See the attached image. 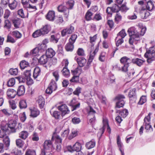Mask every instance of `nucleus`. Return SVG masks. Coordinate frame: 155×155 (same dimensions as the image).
Wrapping results in <instances>:
<instances>
[{"instance_id":"28","label":"nucleus","mask_w":155,"mask_h":155,"mask_svg":"<svg viewBox=\"0 0 155 155\" xmlns=\"http://www.w3.org/2000/svg\"><path fill=\"white\" fill-rule=\"evenodd\" d=\"M48 57L46 55H43L38 59V62L41 64H45L48 61Z\"/></svg>"},{"instance_id":"30","label":"nucleus","mask_w":155,"mask_h":155,"mask_svg":"<svg viewBox=\"0 0 155 155\" xmlns=\"http://www.w3.org/2000/svg\"><path fill=\"white\" fill-rule=\"evenodd\" d=\"M55 54V51L52 48H48L46 52V55L49 58H52Z\"/></svg>"},{"instance_id":"6","label":"nucleus","mask_w":155,"mask_h":155,"mask_svg":"<svg viewBox=\"0 0 155 155\" xmlns=\"http://www.w3.org/2000/svg\"><path fill=\"white\" fill-rule=\"evenodd\" d=\"M57 108L61 112L62 117H64L66 114H69L70 112L68 106L64 104H62L58 106Z\"/></svg>"},{"instance_id":"38","label":"nucleus","mask_w":155,"mask_h":155,"mask_svg":"<svg viewBox=\"0 0 155 155\" xmlns=\"http://www.w3.org/2000/svg\"><path fill=\"white\" fill-rule=\"evenodd\" d=\"M95 145V142L93 140L90 141L85 144V147L88 149H91L94 147Z\"/></svg>"},{"instance_id":"17","label":"nucleus","mask_w":155,"mask_h":155,"mask_svg":"<svg viewBox=\"0 0 155 155\" xmlns=\"http://www.w3.org/2000/svg\"><path fill=\"white\" fill-rule=\"evenodd\" d=\"M7 94L9 98H13L17 95L16 91L13 89L9 88L7 91Z\"/></svg>"},{"instance_id":"25","label":"nucleus","mask_w":155,"mask_h":155,"mask_svg":"<svg viewBox=\"0 0 155 155\" xmlns=\"http://www.w3.org/2000/svg\"><path fill=\"white\" fill-rule=\"evenodd\" d=\"M31 111L30 116L33 117H37L40 114V111L35 107L29 109Z\"/></svg>"},{"instance_id":"53","label":"nucleus","mask_w":155,"mask_h":155,"mask_svg":"<svg viewBox=\"0 0 155 155\" xmlns=\"http://www.w3.org/2000/svg\"><path fill=\"white\" fill-rule=\"evenodd\" d=\"M140 40V39L139 38H137L134 36H130L129 40V43L130 45H133L134 41H138Z\"/></svg>"},{"instance_id":"29","label":"nucleus","mask_w":155,"mask_h":155,"mask_svg":"<svg viewBox=\"0 0 155 155\" xmlns=\"http://www.w3.org/2000/svg\"><path fill=\"white\" fill-rule=\"evenodd\" d=\"M41 70L38 67H36L34 70L33 77L34 78L36 79L38 76L40 75Z\"/></svg>"},{"instance_id":"36","label":"nucleus","mask_w":155,"mask_h":155,"mask_svg":"<svg viewBox=\"0 0 155 155\" xmlns=\"http://www.w3.org/2000/svg\"><path fill=\"white\" fill-rule=\"evenodd\" d=\"M28 136V133L27 131L24 130L21 131L19 135V137L23 140H25Z\"/></svg>"},{"instance_id":"51","label":"nucleus","mask_w":155,"mask_h":155,"mask_svg":"<svg viewBox=\"0 0 155 155\" xmlns=\"http://www.w3.org/2000/svg\"><path fill=\"white\" fill-rule=\"evenodd\" d=\"M77 38V35L76 34H72L68 39V42L74 44L76 41Z\"/></svg>"},{"instance_id":"39","label":"nucleus","mask_w":155,"mask_h":155,"mask_svg":"<svg viewBox=\"0 0 155 155\" xmlns=\"http://www.w3.org/2000/svg\"><path fill=\"white\" fill-rule=\"evenodd\" d=\"M73 148L75 151L77 152L80 151L82 148V145L79 142L77 141L73 145Z\"/></svg>"},{"instance_id":"62","label":"nucleus","mask_w":155,"mask_h":155,"mask_svg":"<svg viewBox=\"0 0 155 155\" xmlns=\"http://www.w3.org/2000/svg\"><path fill=\"white\" fill-rule=\"evenodd\" d=\"M69 132V130L68 129L65 130L61 134V137L63 139H66L68 137Z\"/></svg>"},{"instance_id":"27","label":"nucleus","mask_w":155,"mask_h":155,"mask_svg":"<svg viewBox=\"0 0 155 155\" xmlns=\"http://www.w3.org/2000/svg\"><path fill=\"white\" fill-rule=\"evenodd\" d=\"M52 141V140H45L44 143V148L43 149L47 150V149L48 148H51L53 146Z\"/></svg>"},{"instance_id":"47","label":"nucleus","mask_w":155,"mask_h":155,"mask_svg":"<svg viewBox=\"0 0 155 155\" xmlns=\"http://www.w3.org/2000/svg\"><path fill=\"white\" fill-rule=\"evenodd\" d=\"M29 65V63L25 60H22L20 63V67L21 69H24Z\"/></svg>"},{"instance_id":"55","label":"nucleus","mask_w":155,"mask_h":155,"mask_svg":"<svg viewBox=\"0 0 155 155\" xmlns=\"http://www.w3.org/2000/svg\"><path fill=\"white\" fill-rule=\"evenodd\" d=\"M120 11L122 12H126L129 9V8L126 5V3H124L119 7Z\"/></svg>"},{"instance_id":"18","label":"nucleus","mask_w":155,"mask_h":155,"mask_svg":"<svg viewBox=\"0 0 155 155\" xmlns=\"http://www.w3.org/2000/svg\"><path fill=\"white\" fill-rule=\"evenodd\" d=\"M51 27L48 25H46L41 28L40 29L42 35L47 34L51 30Z\"/></svg>"},{"instance_id":"35","label":"nucleus","mask_w":155,"mask_h":155,"mask_svg":"<svg viewBox=\"0 0 155 155\" xmlns=\"http://www.w3.org/2000/svg\"><path fill=\"white\" fill-rule=\"evenodd\" d=\"M51 114L53 117L56 119H60L62 117L61 113L58 111H54L52 114Z\"/></svg>"},{"instance_id":"59","label":"nucleus","mask_w":155,"mask_h":155,"mask_svg":"<svg viewBox=\"0 0 155 155\" xmlns=\"http://www.w3.org/2000/svg\"><path fill=\"white\" fill-rule=\"evenodd\" d=\"M126 35V34L124 30L123 29L117 34V37L123 39Z\"/></svg>"},{"instance_id":"12","label":"nucleus","mask_w":155,"mask_h":155,"mask_svg":"<svg viewBox=\"0 0 155 155\" xmlns=\"http://www.w3.org/2000/svg\"><path fill=\"white\" fill-rule=\"evenodd\" d=\"M133 59L128 58L127 56H124L122 57L120 60V62L121 64L129 65L131 63H133Z\"/></svg>"},{"instance_id":"50","label":"nucleus","mask_w":155,"mask_h":155,"mask_svg":"<svg viewBox=\"0 0 155 155\" xmlns=\"http://www.w3.org/2000/svg\"><path fill=\"white\" fill-rule=\"evenodd\" d=\"M63 21L62 15H59L56 17L55 22L56 24L60 25L63 22Z\"/></svg>"},{"instance_id":"43","label":"nucleus","mask_w":155,"mask_h":155,"mask_svg":"<svg viewBox=\"0 0 155 155\" xmlns=\"http://www.w3.org/2000/svg\"><path fill=\"white\" fill-rule=\"evenodd\" d=\"M11 21L8 19H5L4 21V28L7 29H9L11 27Z\"/></svg>"},{"instance_id":"1","label":"nucleus","mask_w":155,"mask_h":155,"mask_svg":"<svg viewBox=\"0 0 155 155\" xmlns=\"http://www.w3.org/2000/svg\"><path fill=\"white\" fill-rule=\"evenodd\" d=\"M153 51L152 47L150 48L148 50H147L144 56L145 58H147V61L149 64H150L155 61V57L153 51Z\"/></svg>"},{"instance_id":"63","label":"nucleus","mask_w":155,"mask_h":155,"mask_svg":"<svg viewBox=\"0 0 155 155\" xmlns=\"http://www.w3.org/2000/svg\"><path fill=\"white\" fill-rule=\"evenodd\" d=\"M42 35L40 29L35 31L32 34V36L34 38H37Z\"/></svg>"},{"instance_id":"15","label":"nucleus","mask_w":155,"mask_h":155,"mask_svg":"<svg viewBox=\"0 0 155 155\" xmlns=\"http://www.w3.org/2000/svg\"><path fill=\"white\" fill-rule=\"evenodd\" d=\"M18 5V2L16 0H9L8 6L12 10L16 9Z\"/></svg>"},{"instance_id":"48","label":"nucleus","mask_w":155,"mask_h":155,"mask_svg":"<svg viewBox=\"0 0 155 155\" xmlns=\"http://www.w3.org/2000/svg\"><path fill=\"white\" fill-rule=\"evenodd\" d=\"M122 16L120 13H117L114 17V21L116 24H118L122 20Z\"/></svg>"},{"instance_id":"45","label":"nucleus","mask_w":155,"mask_h":155,"mask_svg":"<svg viewBox=\"0 0 155 155\" xmlns=\"http://www.w3.org/2000/svg\"><path fill=\"white\" fill-rule=\"evenodd\" d=\"M25 144L24 142L20 139L16 140V144L17 147L19 148H22Z\"/></svg>"},{"instance_id":"37","label":"nucleus","mask_w":155,"mask_h":155,"mask_svg":"<svg viewBox=\"0 0 155 155\" xmlns=\"http://www.w3.org/2000/svg\"><path fill=\"white\" fill-rule=\"evenodd\" d=\"M81 71L80 68L78 67L74 70H71V72L73 76H78L79 77Z\"/></svg>"},{"instance_id":"2","label":"nucleus","mask_w":155,"mask_h":155,"mask_svg":"<svg viewBox=\"0 0 155 155\" xmlns=\"http://www.w3.org/2000/svg\"><path fill=\"white\" fill-rule=\"evenodd\" d=\"M0 138H3V140L5 146L8 147L10 145V140L6 134V131L4 130H0Z\"/></svg>"},{"instance_id":"4","label":"nucleus","mask_w":155,"mask_h":155,"mask_svg":"<svg viewBox=\"0 0 155 155\" xmlns=\"http://www.w3.org/2000/svg\"><path fill=\"white\" fill-rule=\"evenodd\" d=\"M74 31V28L71 25L64 29L61 31L62 37L65 36L66 35H70L73 33Z\"/></svg>"},{"instance_id":"33","label":"nucleus","mask_w":155,"mask_h":155,"mask_svg":"<svg viewBox=\"0 0 155 155\" xmlns=\"http://www.w3.org/2000/svg\"><path fill=\"white\" fill-rule=\"evenodd\" d=\"M79 133V130H72L71 133L68 136V139L71 140L73 138L77 136Z\"/></svg>"},{"instance_id":"14","label":"nucleus","mask_w":155,"mask_h":155,"mask_svg":"<svg viewBox=\"0 0 155 155\" xmlns=\"http://www.w3.org/2000/svg\"><path fill=\"white\" fill-rule=\"evenodd\" d=\"M37 103H38V106L40 109L43 108L45 105V101L44 97L41 96H39L37 100L36 101Z\"/></svg>"},{"instance_id":"9","label":"nucleus","mask_w":155,"mask_h":155,"mask_svg":"<svg viewBox=\"0 0 155 155\" xmlns=\"http://www.w3.org/2000/svg\"><path fill=\"white\" fill-rule=\"evenodd\" d=\"M16 124V121L15 120L12 119L8 121L7 125L12 133L16 132V129L15 128Z\"/></svg>"},{"instance_id":"40","label":"nucleus","mask_w":155,"mask_h":155,"mask_svg":"<svg viewBox=\"0 0 155 155\" xmlns=\"http://www.w3.org/2000/svg\"><path fill=\"white\" fill-rule=\"evenodd\" d=\"M18 106L19 108L21 109L26 108L27 106L26 101L24 100L20 101L19 102Z\"/></svg>"},{"instance_id":"26","label":"nucleus","mask_w":155,"mask_h":155,"mask_svg":"<svg viewBox=\"0 0 155 155\" xmlns=\"http://www.w3.org/2000/svg\"><path fill=\"white\" fill-rule=\"evenodd\" d=\"M56 129L54 132L51 138V140H53L54 139L55 140L57 143H61L62 138L59 135H58L56 133Z\"/></svg>"},{"instance_id":"31","label":"nucleus","mask_w":155,"mask_h":155,"mask_svg":"<svg viewBox=\"0 0 155 155\" xmlns=\"http://www.w3.org/2000/svg\"><path fill=\"white\" fill-rule=\"evenodd\" d=\"M74 48V44L69 42L67 43L65 46V49L67 51L72 52L73 51Z\"/></svg>"},{"instance_id":"34","label":"nucleus","mask_w":155,"mask_h":155,"mask_svg":"<svg viewBox=\"0 0 155 155\" xmlns=\"http://www.w3.org/2000/svg\"><path fill=\"white\" fill-rule=\"evenodd\" d=\"M116 113H119V114L123 118L126 117L128 114V111L126 109H124L121 111L117 110Z\"/></svg>"},{"instance_id":"41","label":"nucleus","mask_w":155,"mask_h":155,"mask_svg":"<svg viewBox=\"0 0 155 155\" xmlns=\"http://www.w3.org/2000/svg\"><path fill=\"white\" fill-rule=\"evenodd\" d=\"M12 22L14 25V27L16 28H19V26L21 24L20 19L18 18H17L12 20Z\"/></svg>"},{"instance_id":"49","label":"nucleus","mask_w":155,"mask_h":155,"mask_svg":"<svg viewBox=\"0 0 155 155\" xmlns=\"http://www.w3.org/2000/svg\"><path fill=\"white\" fill-rule=\"evenodd\" d=\"M61 72L63 76L65 77H68L70 75L69 70L68 68H64Z\"/></svg>"},{"instance_id":"46","label":"nucleus","mask_w":155,"mask_h":155,"mask_svg":"<svg viewBox=\"0 0 155 155\" xmlns=\"http://www.w3.org/2000/svg\"><path fill=\"white\" fill-rule=\"evenodd\" d=\"M12 35L14 37L17 39L20 38L22 36V34L18 31L17 30L12 31Z\"/></svg>"},{"instance_id":"56","label":"nucleus","mask_w":155,"mask_h":155,"mask_svg":"<svg viewBox=\"0 0 155 155\" xmlns=\"http://www.w3.org/2000/svg\"><path fill=\"white\" fill-rule=\"evenodd\" d=\"M52 75L54 77L55 81H57L60 77L59 71L58 70L54 71L52 73Z\"/></svg>"},{"instance_id":"58","label":"nucleus","mask_w":155,"mask_h":155,"mask_svg":"<svg viewBox=\"0 0 155 155\" xmlns=\"http://www.w3.org/2000/svg\"><path fill=\"white\" fill-rule=\"evenodd\" d=\"M154 7V4L152 2L150 1L147 2L146 8L147 10L151 11L153 9Z\"/></svg>"},{"instance_id":"10","label":"nucleus","mask_w":155,"mask_h":155,"mask_svg":"<svg viewBox=\"0 0 155 155\" xmlns=\"http://www.w3.org/2000/svg\"><path fill=\"white\" fill-rule=\"evenodd\" d=\"M29 1L30 0H21V3L24 8L28 10L30 9L33 10L36 9V7L31 5L29 3Z\"/></svg>"},{"instance_id":"57","label":"nucleus","mask_w":155,"mask_h":155,"mask_svg":"<svg viewBox=\"0 0 155 155\" xmlns=\"http://www.w3.org/2000/svg\"><path fill=\"white\" fill-rule=\"evenodd\" d=\"M97 38V35H94L93 37L91 36L90 37V42L91 44V47H93L94 45Z\"/></svg>"},{"instance_id":"54","label":"nucleus","mask_w":155,"mask_h":155,"mask_svg":"<svg viewBox=\"0 0 155 155\" xmlns=\"http://www.w3.org/2000/svg\"><path fill=\"white\" fill-rule=\"evenodd\" d=\"M106 53L105 52H101L99 57V60L101 62L105 61L106 59Z\"/></svg>"},{"instance_id":"5","label":"nucleus","mask_w":155,"mask_h":155,"mask_svg":"<svg viewBox=\"0 0 155 155\" xmlns=\"http://www.w3.org/2000/svg\"><path fill=\"white\" fill-rule=\"evenodd\" d=\"M119 11V7L117 4H115L112 7H108L106 10V12L108 16L111 17L112 12L118 13Z\"/></svg>"},{"instance_id":"61","label":"nucleus","mask_w":155,"mask_h":155,"mask_svg":"<svg viewBox=\"0 0 155 155\" xmlns=\"http://www.w3.org/2000/svg\"><path fill=\"white\" fill-rule=\"evenodd\" d=\"M15 79L14 78H11L7 82V85L9 87L13 86L15 84Z\"/></svg>"},{"instance_id":"42","label":"nucleus","mask_w":155,"mask_h":155,"mask_svg":"<svg viewBox=\"0 0 155 155\" xmlns=\"http://www.w3.org/2000/svg\"><path fill=\"white\" fill-rule=\"evenodd\" d=\"M94 13H92L89 10H88L85 15V18L87 21H91L92 19V16Z\"/></svg>"},{"instance_id":"16","label":"nucleus","mask_w":155,"mask_h":155,"mask_svg":"<svg viewBox=\"0 0 155 155\" xmlns=\"http://www.w3.org/2000/svg\"><path fill=\"white\" fill-rule=\"evenodd\" d=\"M127 32L130 36H134L137 38H139L138 31L134 27H131L129 28Z\"/></svg>"},{"instance_id":"21","label":"nucleus","mask_w":155,"mask_h":155,"mask_svg":"<svg viewBox=\"0 0 155 155\" xmlns=\"http://www.w3.org/2000/svg\"><path fill=\"white\" fill-rule=\"evenodd\" d=\"M133 63L137 65L139 67H141L145 62L144 60L136 58L133 59Z\"/></svg>"},{"instance_id":"24","label":"nucleus","mask_w":155,"mask_h":155,"mask_svg":"<svg viewBox=\"0 0 155 155\" xmlns=\"http://www.w3.org/2000/svg\"><path fill=\"white\" fill-rule=\"evenodd\" d=\"M25 92V87L24 85H21L19 86L16 91L17 95L18 96L24 95Z\"/></svg>"},{"instance_id":"20","label":"nucleus","mask_w":155,"mask_h":155,"mask_svg":"<svg viewBox=\"0 0 155 155\" xmlns=\"http://www.w3.org/2000/svg\"><path fill=\"white\" fill-rule=\"evenodd\" d=\"M103 126L101 128L99 129L100 131L99 132V134H101V136L102 134L104 133L105 129L106 128V127L109 125L108 120L107 119H103Z\"/></svg>"},{"instance_id":"13","label":"nucleus","mask_w":155,"mask_h":155,"mask_svg":"<svg viewBox=\"0 0 155 155\" xmlns=\"http://www.w3.org/2000/svg\"><path fill=\"white\" fill-rule=\"evenodd\" d=\"M55 13L53 11H49L46 15V18L50 21H53L55 18Z\"/></svg>"},{"instance_id":"44","label":"nucleus","mask_w":155,"mask_h":155,"mask_svg":"<svg viewBox=\"0 0 155 155\" xmlns=\"http://www.w3.org/2000/svg\"><path fill=\"white\" fill-rule=\"evenodd\" d=\"M116 37L115 40L116 46L117 47L121 45L124 42V39Z\"/></svg>"},{"instance_id":"19","label":"nucleus","mask_w":155,"mask_h":155,"mask_svg":"<svg viewBox=\"0 0 155 155\" xmlns=\"http://www.w3.org/2000/svg\"><path fill=\"white\" fill-rule=\"evenodd\" d=\"M17 13L19 17L21 18H24L28 17V13H26L22 8L18 9L17 11Z\"/></svg>"},{"instance_id":"3","label":"nucleus","mask_w":155,"mask_h":155,"mask_svg":"<svg viewBox=\"0 0 155 155\" xmlns=\"http://www.w3.org/2000/svg\"><path fill=\"white\" fill-rule=\"evenodd\" d=\"M57 88V85L56 81L54 80H52L46 90V93L51 94L53 91H56Z\"/></svg>"},{"instance_id":"23","label":"nucleus","mask_w":155,"mask_h":155,"mask_svg":"<svg viewBox=\"0 0 155 155\" xmlns=\"http://www.w3.org/2000/svg\"><path fill=\"white\" fill-rule=\"evenodd\" d=\"M117 143L119 149L120 151L121 155H124V151L122 149L123 144L121 141L120 136L119 135H117Z\"/></svg>"},{"instance_id":"22","label":"nucleus","mask_w":155,"mask_h":155,"mask_svg":"<svg viewBox=\"0 0 155 155\" xmlns=\"http://www.w3.org/2000/svg\"><path fill=\"white\" fill-rule=\"evenodd\" d=\"M95 55V54L93 53L90 55L87 60V64L84 67L85 69H87L90 67L91 63L92 61L93 60L94 58Z\"/></svg>"},{"instance_id":"52","label":"nucleus","mask_w":155,"mask_h":155,"mask_svg":"<svg viewBox=\"0 0 155 155\" xmlns=\"http://www.w3.org/2000/svg\"><path fill=\"white\" fill-rule=\"evenodd\" d=\"M76 53L79 57H84L85 55L84 50L81 48H78L77 51Z\"/></svg>"},{"instance_id":"8","label":"nucleus","mask_w":155,"mask_h":155,"mask_svg":"<svg viewBox=\"0 0 155 155\" xmlns=\"http://www.w3.org/2000/svg\"><path fill=\"white\" fill-rule=\"evenodd\" d=\"M74 59L76 61L78 67L82 68L87 63V60L83 57L75 56Z\"/></svg>"},{"instance_id":"60","label":"nucleus","mask_w":155,"mask_h":155,"mask_svg":"<svg viewBox=\"0 0 155 155\" xmlns=\"http://www.w3.org/2000/svg\"><path fill=\"white\" fill-rule=\"evenodd\" d=\"M147 101V97L146 96L143 95L140 98L138 104L139 105H142L145 103Z\"/></svg>"},{"instance_id":"11","label":"nucleus","mask_w":155,"mask_h":155,"mask_svg":"<svg viewBox=\"0 0 155 155\" xmlns=\"http://www.w3.org/2000/svg\"><path fill=\"white\" fill-rule=\"evenodd\" d=\"M69 105L71 107V110L73 111L80 107V103L78 102L75 98H74L71 101Z\"/></svg>"},{"instance_id":"32","label":"nucleus","mask_w":155,"mask_h":155,"mask_svg":"<svg viewBox=\"0 0 155 155\" xmlns=\"http://www.w3.org/2000/svg\"><path fill=\"white\" fill-rule=\"evenodd\" d=\"M74 4L75 2L73 0H69L65 2L66 6L69 11L73 9Z\"/></svg>"},{"instance_id":"64","label":"nucleus","mask_w":155,"mask_h":155,"mask_svg":"<svg viewBox=\"0 0 155 155\" xmlns=\"http://www.w3.org/2000/svg\"><path fill=\"white\" fill-rule=\"evenodd\" d=\"M25 155H36V152L33 150L28 149L25 152Z\"/></svg>"},{"instance_id":"7","label":"nucleus","mask_w":155,"mask_h":155,"mask_svg":"<svg viewBox=\"0 0 155 155\" xmlns=\"http://www.w3.org/2000/svg\"><path fill=\"white\" fill-rule=\"evenodd\" d=\"M57 9L58 12L63 13V14L65 17L67 18L68 17L69 11L67 7L64 5V3L59 5Z\"/></svg>"}]
</instances>
